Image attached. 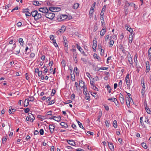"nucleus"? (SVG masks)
Segmentation results:
<instances>
[{
	"instance_id": "50",
	"label": "nucleus",
	"mask_w": 151,
	"mask_h": 151,
	"mask_svg": "<svg viewBox=\"0 0 151 151\" xmlns=\"http://www.w3.org/2000/svg\"><path fill=\"white\" fill-rule=\"evenodd\" d=\"M29 9L28 8L27 9H23L22 12L23 13L27 12L28 13L29 12Z\"/></svg>"
},
{
	"instance_id": "46",
	"label": "nucleus",
	"mask_w": 151,
	"mask_h": 151,
	"mask_svg": "<svg viewBox=\"0 0 151 151\" xmlns=\"http://www.w3.org/2000/svg\"><path fill=\"white\" fill-rule=\"evenodd\" d=\"M145 122L147 123L148 124H150L148 118H146L145 119Z\"/></svg>"
},
{
	"instance_id": "11",
	"label": "nucleus",
	"mask_w": 151,
	"mask_h": 151,
	"mask_svg": "<svg viewBox=\"0 0 151 151\" xmlns=\"http://www.w3.org/2000/svg\"><path fill=\"white\" fill-rule=\"evenodd\" d=\"M16 110L14 109H12L11 106H10L9 108V112L10 114H13V113Z\"/></svg>"
},
{
	"instance_id": "40",
	"label": "nucleus",
	"mask_w": 151,
	"mask_h": 151,
	"mask_svg": "<svg viewBox=\"0 0 151 151\" xmlns=\"http://www.w3.org/2000/svg\"><path fill=\"white\" fill-rule=\"evenodd\" d=\"M50 39L52 41L53 43L54 40L56 41V40L54 39V36L53 35H51L50 36Z\"/></svg>"
},
{
	"instance_id": "5",
	"label": "nucleus",
	"mask_w": 151,
	"mask_h": 151,
	"mask_svg": "<svg viewBox=\"0 0 151 151\" xmlns=\"http://www.w3.org/2000/svg\"><path fill=\"white\" fill-rule=\"evenodd\" d=\"M39 11L41 12L44 13L45 15L49 11L48 9L46 7L40 8L39 9Z\"/></svg>"
},
{
	"instance_id": "1",
	"label": "nucleus",
	"mask_w": 151,
	"mask_h": 151,
	"mask_svg": "<svg viewBox=\"0 0 151 151\" xmlns=\"http://www.w3.org/2000/svg\"><path fill=\"white\" fill-rule=\"evenodd\" d=\"M68 17L66 14H60L58 16L57 19L59 22H61L66 19Z\"/></svg>"
},
{
	"instance_id": "62",
	"label": "nucleus",
	"mask_w": 151,
	"mask_h": 151,
	"mask_svg": "<svg viewBox=\"0 0 151 151\" xmlns=\"http://www.w3.org/2000/svg\"><path fill=\"white\" fill-rule=\"evenodd\" d=\"M104 107L105 109L107 111H108L109 110V108L108 106L107 105H104Z\"/></svg>"
},
{
	"instance_id": "25",
	"label": "nucleus",
	"mask_w": 151,
	"mask_h": 151,
	"mask_svg": "<svg viewBox=\"0 0 151 151\" xmlns=\"http://www.w3.org/2000/svg\"><path fill=\"white\" fill-rule=\"evenodd\" d=\"M77 57V54H74L73 58L75 62L76 63H77V62H78Z\"/></svg>"
},
{
	"instance_id": "18",
	"label": "nucleus",
	"mask_w": 151,
	"mask_h": 151,
	"mask_svg": "<svg viewBox=\"0 0 151 151\" xmlns=\"http://www.w3.org/2000/svg\"><path fill=\"white\" fill-rule=\"evenodd\" d=\"M60 125L62 126L63 127L65 128H67L68 126V125L67 123L64 122H61L60 123Z\"/></svg>"
},
{
	"instance_id": "56",
	"label": "nucleus",
	"mask_w": 151,
	"mask_h": 151,
	"mask_svg": "<svg viewBox=\"0 0 151 151\" xmlns=\"http://www.w3.org/2000/svg\"><path fill=\"white\" fill-rule=\"evenodd\" d=\"M44 133V131L43 129H41L40 130V134L41 135H42Z\"/></svg>"
},
{
	"instance_id": "45",
	"label": "nucleus",
	"mask_w": 151,
	"mask_h": 151,
	"mask_svg": "<svg viewBox=\"0 0 151 151\" xmlns=\"http://www.w3.org/2000/svg\"><path fill=\"white\" fill-rule=\"evenodd\" d=\"M108 68H106V67H101V68H100L99 69H98V70H97V71H99V70H100V69H101V70H107V69H108Z\"/></svg>"
},
{
	"instance_id": "44",
	"label": "nucleus",
	"mask_w": 151,
	"mask_h": 151,
	"mask_svg": "<svg viewBox=\"0 0 151 151\" xmlns=\"http://www.w3.org/2000/svg\"><path fill=\"white\" fill-rule=\"evenodd\" d=\"M91 87L93 89H94L95 90H97V91H98V88L95 86V85L92 86Z\"/></svg>"
},
{
	"instance_id": "37",
	"label": "nucleus",
	"mask_w": 151,
	"mask_h": 151,
	"mask_svg": "<svg viewBox=\"0 0 151 151\" xmlns=\"http://www.w3.org/2000/svg\"><path fill=\"white\" fill-rule=\"evenodd\" d=\"M114 42L113 40H111L109 42V47H111L114 44Z\"/></svg>"
},
{
	"instance_id": "54",
	"label": "nucleus",
	"mask_w": 151,
	"mask_h": 151,
	"mask_svg": "<svg viewBox=\"0 0 151 151\" xmlns=\"http://www.w3.org/2000/svg\"><path fill=\"white\" fill-rule=\"evenodd\" d=\"M71 79L72 81H75V75L74 74H73V76H72V75H71Z\"/></svg>"
},
{
	"instance_id": "21",
	"label": "nucleus",
	"mask_w": 151,
	"mask_h": 151,
	"mask_svg": "<svg viewBox=\"0 0 151 151\" xmlns=\"http://www.w3.org/2000/svg\"><path fill=\"white\" fill-rule=\"evenodd\" d=\"M93 56L94 58H96L99 61H101V58L95 53L94 54Z\"/></svg>"
},
{
	"instance_id": "34",
	"label": "nucleus",
	"mask_w": 151,
	"mask_h": 151,
	"mask_svg": "<svg viewBox=\"0 0 151 151\" xmlns=\"http://www.w3.org/2000/svg\"><path fill=\"white\" fill-rule=\"evenodd\" d=\"M106 31H104V29H102L100 31V34L101 36H103L104 35Z\"/></svg>"
},
{
	"instance_id": "24",
	"label": "nucleus",
	"mask_w": 151,
	"mask_h": 151,
	"mask_svg": "<svg viewBox=\"0 0 151 151\" xmlns=\"http://www.w3.org/2000/svg\"><path fill=\"white\" fill-rule=\"evenodd\" d=\"M77 47L81 53H82L84 51L83 50L79 45H78V44H77Z\"/></svg>"
},
{
	"instance_id": "33",
	"label": "nucleus",
	"mask_w": 151,
	"mask_h": 151,
	"mask_svg": "<svg viewBox=\"0 0 151 151\" xmlns=\"http://www.w3.org/2000/svg\"><path fill=\"white\" fill-rule=\"evenodd\" d=\"M114 103L116 105V106L118 107H119V103L118 102L117 100L115 98V99H114Z\"/></svg>"
},
{
	"instance_id": "43",
	"label": "nucleus",
	"mask_w": 151,
	"mask_h": 151,
	"mask_svg": "<svg viewBox=\"0 0 151 151\" xmlns=\"http://www.w3.org/2000/svg\"><path fill=\"white\" fill-rule=\"evenodd\" d=\"M55 102V100H52L49 102V104H48V105H50L53 104Z\"/></svg>"
},
{
	"instance_id": "32",
	"label": "nucleus",
	"mask_w": 151,
	"mask_h": 151,
	"mask_svg": "<svg viewBox=\"0 0 151 151\" xmlns=\"http://www.w3.org/2000/svg\"><path fill=\"white\" fill-rule=\"evenodd\" d=\"M105 88H107V90L108 91V92L109 93H110L111 91V88L109 85H108L107 86L105 87Z\"/></svg>"
},
{
	"instance_id": "8",
	"label": "nucleus",
	"mask_w": 151,
	"mask_h": 151,
	"mask_svg": "<svg viewBox=\"0 0 151 151\" xmlns=\"http://www.w3.org/2000/svg\"><path fill=\"white\" fill-rule=\"evenodd\" d=\"M125 27L127 30L129 31L130 33H131L132 34V33L133 32V29L130 27L129 26L126 24L125 25Z\"/></svg>"
},
{
	"instance_id": "64",
	"label": "nucleus",
	"mask_w": 151,
	"mask_h": 151,
	"mask_svg": "<svg viewBox=\"0 0 151 151\" xmlns=\"http://www.w3.org/2000/svg\"><path fill=\"white\" fill-rule=\"evenodd\" d=\"M105 125L107 127H109V124L107 120L105 121Z\"/></svg>"
},
{
	"instance_id": "63",
	"label": "nucleus",
	"mask_w": 151,
	"mask_h": 151,
	"mask_svg": "<svg viewBox=\"0 0 151 151\" xmlns=\"http://www.w3.org/2000/svg\"><path fill=\"white\" fill-rule=\"evenodd\" d=\"M22 23V22H19L17 24V26L18 27H20L21 26Z\"/></svg>"
},
{
	"instance_id": "23",
	"label": "nucleus",
	"mask_w": 151,
	"mask_h": 151,
	"mask_svg": "<svg viewBox=\"0 0 151 151\" xmlns=\"http://www.w3.org/2000/svg\"><path fill=\"white\" fill-rule=\"evenodd\" d=\"M120 49L122 50V52L124 54H126V52H125V50L124 47L123 45H121L120 46Z\"/></svg>"
},
{
	"instance_id": "52",
	"label": "nucleus",
	"mask_w": 151,
	"mask_h": 151,
	"mask_svg": "<svg viewBox=\"0 0 151 151\" xmlns=\"http://www.w3.org/2000/svg\"><path fill=\"white\" fill-rule=\"evenodd\" d=\"M35 56V54L33 53H31L30 55V57L31 58H33Z\"/></svg>"
},
{
	"instance_id": "28",
	"label": "nucleus",
	"mask_w": 151,
	"mask_h": 151,
	"mask_svg": "<svg viewBox=\"0 0 151 151\" xmlns=\"http://www.w3.org/2000/svg\"><path fill=\"white\" fill-rule=\"evenodd\" d=\"M34 98L33 97H29V99H26L25 100V101H24V103L27 100V101H34Z\"/></svg>"
},
{
	"instance_id": "14",
	"label": "nucleus",
	"mask_w": 151,
	"mask_h": 151,
	"mask_svg": "<svg viewBox=\"0 0 151 151\" xmlns=\"http://www.w3.org/2000/svg\"><path fill=\"white\" fill-rule=\"evenodd\" d=\"M108 145L109 148L111 150H114V146L113 144L110 142H108Z\"/></svg>"
},
{
	"instance_id": "27",
	"label": "nucleus",
	"mask_w": 151,
	"mask_h": 151,
	"mask_svg": "<svg viewBox=\"0 0 151 151\" xmlns=\"http://www.w3.org/2000/svg\"><path fill=\"white\" fill-rule=\"evenodd\" d=\"M144 82L145 81L144 78H141V83L142 84V87H145V85Z\"/></svg>"
},
{
	"instance_id": "6",
	"label": "nucleus",
	"mask_w": 151,
	"mask_h": 151,
	"mask_svg": "<svg viewBox=\"0 0 151 151\" xmlns=\"http://www.w3.org/2000/svg\"><path fill=\"white\" fill-rule=\"evenodd\" d=\"M49 128L51 133H53L55 129L54 125L53 124H50L49 126Z\"/></svg>"
},
{
	"instance_id": "58",
	"label": "nucleus",
	"mask_w": 151,
	"mask_h": 151,
	"mask_svg": "<svg viewBox=\"0 0 151 151\" xmlns=\"http://www.w3.org/2000/svg\"><path fill=\"white\" fill-rule=\"evenodd\" d=\"M96 43L95 44L94 42H93V45L92 48H96L97 47V43H96V41H95Z\"/></svg>"
},
{
	"instance_id": "22",
	"label": "nucleus",
	"mask_w": 151,
	"mask_h": 151,
	"mask_svg": "<svg viewBox=\"0 0 151 151\" xmlns=\"http://www.w3.org/2000/svg\"><path fill=\"white\" fill-rule=\"evenodd\" d=\"M56 7H50L49 8V11H50V12H55V9H56Z\"/></svg>"
},
{
	"instance_id": "7",
	"label": "nucleus",
	"mask_w": 151,
	"mask_h": 151,
	"mask_svg": "<svg viewBox=\"0 0 151 151\" xmlns=\"http://www.w3.org/2000/svg\"><path fill=\"white\" fill-rule=\"evenodd\" d=\"M66 30V27L65 26H62L61 28V29H59L58 31V33H59V32H60L61 34L63 33Z\"/></svg>"
},
{
	"instance_id": "2",
	"label": "nucleus",
	"mask_w": 151,
	"mask_h": 151,
	"mask_svg": "<svg viewBox=\"0 0 151 151\" xmlns=\"http://www.w3.org/2000/svg\"><path fill=\"white\" fill-rule=\"evenodd\" d=\"M46 17L50 19H52L55 16V14L49 11L45 15Z\"/></svg>"
},
{
	"instance_id": "51",
	"label": "nucleus",
	"mask_w": 151,
	"mask_h": 151,
	"mask_svg": "<svg viewBox=\"0 0 151 151\" xmlns=\"http://www.w3.org/2000/svg\"><path fill=\"white\" fill-rule=\"evenodd\" d=\"M61 64L62 65L63 67H65V66L66 65V63H65V61L64 60H63L61 62Z\"/></svg>"
},
{
	"instance_id": "15",
	"label": "nucleus",
	"mask_w": 151,
	"mask_h": 151,
	"mask_svg": "<svg viewBox=\"0 0 151 151\" xmlns=\"http://www.w3.org/2000/svg\"><path fill=\"white\" fill-rule=\"evenodd\" d=\"M53 117L54 118V120L57 122H59L61 120V117L60 116H59L58 117L54 116Z\"/></svg>"
},
{
	"instance_id": "9",
	"label": "nucleus",
	"mask_w": 151,
	"mask_h": 151,
	"mask_svg": "<svg viewBox=\"0 0 151 151\" xmlns=\"http://www.w3.org/2000/svg\"><path fill=\"white\" fill-rule=\"evenodd\" d=\"M67 141L68 143L71 145L74 146L76 145L75 142L73 140H67Z\"/></svg>"
},
{
	"instance_id": "59",
	"label": "nucleus",
	"mask_w": 151,
	"mask_h": 151,
	"mask_svg": "<svg viewBox=\"0 0 151 151\" xmlns=\"http://www.w3.org/2000/svg\"><path fill=\"white\" fill-rule=\"evenodd\" d=\"M75 95L74 93L72 94L71 96V99L72 100H74L75 98Z\"/></svg>"
},
{
	"instance_id": "49",
	"label": "nucleus",
	"mask_w": 151,
	"mask_h": 151,
	"mask_svg": "<svg viewBox=\"0 0 151 151\" xmlns=\"http://www.w3.org/2000/svg\"><path fill=\"white\" fill-rule=\"evenodd\" d=\"M136 68H137V71L138 73V72H139V70H140V68H141V67H140L139 65H137V66H136Z\"/></svg>"
},
{
	"instance_id": "20",
	"label": "nucleus",
	"mask_w": 151,
	"mask_h": 151,
	"mask_svg": "<svg viewBox=\"0 0 151 151\" xmlns=\"http://www.w3.org/2000/svg\"><path fill=\"white\" fill-rule=\"evenodd\" d=\"M79 5V4L78 3H76L74 4L73 6V8L74 9H77Z\"/></svg>"
},
{
	"instance_id": "17",
	"label": "nucleus",
	"mask_w": 151,
	"mask_h": 151,
	"mask_svg": "<svg viewBox=\"0 0 151 151\" xmlns=\"http://www.w3.org/2000/svg\"><path fill=\"white\" fill-rule=\"evenodd\" d=\"M42 17V14L40 13H37V15L35 18V19L37 20L39 19L40 18Z\"/></svg>"
},
{
	"instance_id": "48",
	"label": "nucleus",
	"mask_w": 151,
	"mask_h": 151,
	"mask_svg": "<svg viewBox=\"0 0 151 151\" xmlns=\"http://www.w3.org/2000/svg\"><path fill=\"white\" fill-rule=\"evenodd\" d=\"M74 72L76 74H77V73H78V69L76 67H75L74 68Z\"/></svg>"
},
{
	"instance_id": "38",
	"label": "nucleus",
	"mask_w": 151,
	"mask_h": 151,
	"mask_svg": "<svg viewBox=\"0 0 151 151\" xmlns=\"http://www.w3.org/2000/svg\"><path fill=\"white\" fill-rule=\"evenodd\" d=\"M128 10L127 7H124V12L125 15H126L128 13Z\"/></svg>"
},
{
	"instance_id": "41",
	"label": "nucleus",
	"mask_w": 151,
	"mask_h": 151,
	"mask_svg": "<svg viewBox=\"0 0 151 151\" xmlns=\"http://www.w3.org/2000/svg\"><path fill=\"white\" fill-rule=\"evenodd\" d=\"M127 98L128 99V100L127 99L126 100V104H127V107H129L130 106V101H129V100L128 98Z\"/></svg>"
},
{
	"instance_id": "47",
	"label": "nucleus",
	"mask_w": 151,
	"mask_h": 151,
	"mask_svg": "<svg viewBox=\"0 0 151 151\" xmlns=\"http://www.w3.org/2000/svg\"><path fill=\"white\" fill-rule=\"evenodd\" d=\"M100 19L101 20V23H102V25H103L104 23V17H101Z\"/></svg>"
},
{
	"instance_id": "16",
	"label": "nucleus",
	"mask_w": 151,
	"mask_h": 151,
	"mask_svg": "<svg viewBox=\"0 0 151 151\" xmlns=\"http://www.w3.org/2000/svg\"><path fill=\"white\" fill-rule=\"evenodd\" d=\"M79 86L81 88L85 87L84 82L83 81L80 80L79 81Z\"/></svg>"
},
{
	"instance_id": "31",
	"label": "nucleus",
	"mask_w": 151,
	"mask_h": 151,
	"mask_svg": "<svg viewBox=\"0 0 151 151\" xmlns=\"http://www.w3.org/2000/svg\"><path fill=\"white\" fill-rule=\"evenodd\" d=\"M94 8L93 7H91L90 8V11H89V15L91 16V15L92 14L93 12Z\"/></svg>"
},
{
	"instance_id": "36",
	"label": "nucleus",
	"mask_w": 151,
	"mask_h": 151,
	"mask_svg": "<svg viewBox=\"0 0 151 151\" xmlns=\"http://www.w3.org/2000/svg\"><path fill=\"white\" fill-rule=\"evenodd\" d=\"M141 145H142V147L145 149H146L147 148V146L146 145V144L144 142L141 143Z\"/></svg>"
},
{
	"instance_id": "35",
	"label": "nucleus",
	"mask_w": 151,
	"mask_h": 151,
	"mask_svg": "<svg viewBox=\"0 0 151 151\" xmlns=\"http://www.w3.org/2000/svg\"><path fill=\"white\" fill-rule=\"evenodd\" d=\"M145 109L146 111L147 112V113L148 114H151V111L149 108L145 107Z\"/></svg>"
},
{
	"instance_id": "3",
	"label": "nucleus",
	"mask_w": 151,
	"mask_h": 151,
	"mask_svg": "<svg viewBox=\"0 0 151 151\" xmlns=\"http://www.w3.org/2000/svg\"><path fill=\"white\" fill-rule=\"evenodd\" d=\"M28 114L29 116H27L26 118L27 121H28L30 120L31 122H33L34 120L35 119V118L32 116V114L30 113H28Z\"/></svg>"
},
{
	"instance_id": "53",
	"label": "nucleus",
	"mask_w": 151,
	"mask_h": 151,
	"mask_svg": "<svg viewBox=\"0 0 151 151\" xmlns=\"http://www.w3.org/2000/svg\"><path fill=\"white\" fill-rule=\"evenodd\" d=\"M55 92H56V91L55 90L52 89V93H51V95L52 96H53L55 94Z\"/></svg>"
},
{
	"instance_id": "10",
	"label": "nucleus",
	"mask_w": 151,
	"mask_h": 151,
	"mask_svg": "<svg viewBox=\"0 0 151 151\" xmlns=\"http://www.w3.org/2000/svg\"><path fill=\"white\" fill-rule=\"evenodd\" d=\"M146 73L149 72L150 70V65L149 64V62H147L146 63Z\"/></svg>"
},
{
	"instance_id": "4",
	"label": "nucleus",
	"mask_w": 151,
	"mask_h": 151,
	"mask_svg": "<svg viewBox=\"0 0 151 151\" xmlns=\"http://www.w3.org/2000/svg\"><path fill=\"white\" fill-rule=\"evenodd\" d=\"M125 82L128 87H129L130 86V82L129 79V75L127 74L125 77Z\"/></svg>"
},
{
	"instance_id": "39",
	"label": "nucleus",
	"mask_w": 151,
	"mask_h": 151,
	"mask_svg": "<svg viewBox=\"0 0 151 151\" xmlns=\"http://www.w3.org/2000/svg\"><path fill=\"white\" fill-rule=\"evenodd\" d=\"M128 62L129 63L131 64H132V58L131 57H129L128 59Z\"/></svg>"
},
{
	"instance_id": "42",
	"label": "nucleus",
	"mask_w": 151,
	"mask_h": 151,
	"mask_svg": "<svg viewBox=\"0 0 151 151\" xmlns=\"http://www.w3.org/2000/svg\"><path fill=\"white\" fill-rule=\"evenodd\" d=\"M7 139L4 136L2 138V143L4 144L6 142Z\"/></svg>"
},
{
	"instance_id": "19",
	"label": "nucleus",
	"mask_w": 151,
	"mask_h": 151,
	"mask_svg": "<svg viewBox=\"0 0 151 151\" xmlns=\"http://www.w3.org/2000/svg\"><path fill=\"white\" fill-rule=\"evenodd\" d=\"M32 3L33 4L36 6H40L41 4L39 3L38 1H33Z\"/></svg>"
},
{
	"instance_id": "26",
	"label": "nucleus",
	"mask_w": 151,
	"mask_h": 151,
	"mask_svg": "<svg viewBox=\"0 0 151 151\" xmlns=\"http://www.w3.org/2000/svg\"><path fill=\"white\" fill-rule=\"evenodd\" d=\"M19 42L20 43L21 45L23 46V44H24V42L22 38H19Z\"/></svg>"
},
{
	"instance_id": "30",
	"label": "nucleus",
	"mask_w": 151,
	"mask_h": 151,
	"mask_svg": "<svg viewBox=\"0 0 151 151\" xmlns=\"http://www.w3.org/2000/svg\"><path fill=\"white\" fill-rule=\"evenodd\" d=\"M113 126L114 128H116L117 127V122L116 120H114L113 122Z\"/></svg>"
},
{
	"instance_id": "61",
	"label": "nucleus",
	"mask_w": 151,
	"mask_h": 151,
	"mask_svg": "<svg viewBox=\"0 0 151 151\" xmlns=\"http://www.w3.org/2000/svg\"><path fill=\"white\" fill-rule=\"evenodd\" d=\"M119 100L121 104H123L124 103V98H119Z\"/></svg>"
},
{
	"instance_id": "57",
	"label": "nucleus",
	"mask_w": 151,
	"mask_h": 151,
	"mask_svg": "<svg viewBox=\"0 0 151 151\" xmlns=\"http://www.w3.org/2000/svg\"><path fill=\"white\" fill-rule=\"evenodd\" d=\"M129 3L127 1H126L125 2V5L124 6V7H127L129 6H128V5L129 4Z\"/></svg>"
},
{
	"instance_id": "12",
	"label": "nucleus",
	"mask_w": 151,
	"mask_h": 151,
	"mask_svg": "<svg viewBox=\"0 0 151 151\" xmlns=\"http://www.w3.org/2000/svg\"><path fill=\"white\" fill-rule=\"evenodd\" d=\"M37 13H38V12L37 10H35L31 12V15H32L33 17H34V19H35Z\"/></svg>"
},
{
	"instance_id": "55",
	"label": "nucleus",
	"mask_w": 151,
	"mask_h": 151,
	"mask_svg": "<svg viewBox=\"0 0 151 151\" xmlns=\"http://www.w3.org/2000/svg\"><path fill=\"white\" fill-rule=\"evenodd\" d=\"M24 111L25 113H28L30 111V109L29 108H26L24 109Z\"/></svg>"
},
{
	"instance_id": "60",
	"label": "nucleus",
	"mask_w": 151,
	"mask_h": 151,
	"mask_svg": "<svg viewBox=\"0 0 151 151\" xmlns=\"http://www.w3.org/2000/svg\"><path fill=\"white\" fill-rule=\"evenodd\" d=\"M47 115H53L52 114V111H48L47 113Z\"/></svg>"
},
{
	"instance_id": "13",
	"label": "nucleus",
	"mask_w": 151,
	"mask_h": 151,
	"mask_svg": "<svg viewBox=\"0 0 151 151\" xmlns=\"http://www.w3.org/2000/svg\"><path fill=\"white\" fill-rule=\"evenodd\" d=\"M63 40L64 45L65 47H67L68 46L67 45L68 41L66 39V38L65 37H63Z\"/></svg>"
},
{
	"instance_id": "29",
	"label": "nucleus",
	"mask_w": 151,
	"mask_h": 151,
	"mask_svg": "<svg viewBox=\"0 0 151 151\" xmlns=\"http://www.w3.org/2000/svg\"><path fill=\"white\" fill-rule=\"evenodd\" d=\"M91 94L92 96H93L96 99H97L98 97V95L97 94L96 92H93V93L91 92Z\"/></svg>"
}]
</instances>
